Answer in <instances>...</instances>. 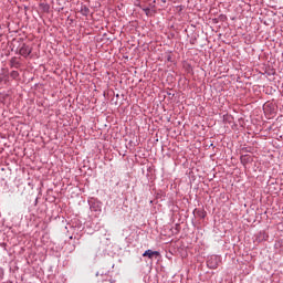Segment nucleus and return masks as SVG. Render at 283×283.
Returning a JSON list of instances; mask_svg holds the SVG:
<instances>
[{
    "instance_id": "obj_1",
    "label": "nucleus",
    "mask_w": 283,
    "mask_h": 283,
    "mask_svg": "<svg viewBox=\"0 0 283 283\" xmlns=\"http://www.w3.org/2000/svg\"><path fill=\"white\" fill-rule=\"evenodd\" d=\"M218 264H220V259L217 255L210 256L207 261L209 269H218Z\"/></svg>"
},
{
    "instance_id": "obj_2",
    "label": "nucleus",
    "mask_w": 283,
    "mask_h": 283,
    "mask_svg": "<svg viewBox=\"0 0 283 283\" xmlns=\"http://www.w3.org/2000/svg\"><path fill=\"white\" fill-rule=\"evenodd\" d=\"M19 54H21V56H24V59H28V56L32 54V48H30L27 44H22V46L20 48Z\"/></svg>"
},
{
    "instance_id": "obj_3",
    "label": "nucleus",
    "mask_w": 283,
    "mask_h": 283,
    "mask_svg": "<svg viewBox=\"0 0 283 283\" xmlns=\"http://www.w3.org/2000/svg\"><path fill=\"white\" fill-rule=\"evenodd\" d=\"M158 255H160V252L153 250H146L143 253V258H149V260H154V256L158 258Z\"/></svg>"
},
{
    "instance_id": "obj_4",
    "label": "nucleus",
    "mask_w": 283,
    "mask_h": 283,
    "mask_svg": "<svg viewBox=\"0 0 283 283\" xmlns=\"http://www.w3.org/2000/svg\"><path fill=\"white\" fill-rule=\"evenodd\" d=\"M81 14H83V17H87V14H90V8H87V6H82Z\"/></svg>"
},
{
    "instance_id": "obj_5",
    "label": "nucleus",
    "mask_w": 283,
    "mask_h": 283,
    "mask_svg": "<svg viewBox=\"0 0 283 283\" xmlns=\"http://www.w3.org/2000/svg\"><path fill=\"white\" fill-rule=\"evenodd\" d=\"M196 213L201 219L207 218V212L205 210H196Z\"/></svg>"
},
{
    "instance_id": "obj_6",
    "label": "nucleus",
    "mask_w": 283,
    "mask_h": 283,
    "mask_svg": "<svg viewBox=\"0 0 283 283\" xmlns=\"http://www.w3.org/2000/svg\"><path fill=\"white\" fill-rule=\"evenodd\" d=\"M91 211H101V206L96 203L91 205Z\"/></svg>"
},
{
    "instance_id": "obj_7",
    "label": "nucleus",
    "mask_w": 283,
    "mask_h": 283,
    "mask_svg": "<svg viewBox=\"0 0 283 283\" xmlns=\"http://www.w3.org/2000/svg\"><path fill=\"white\" fill-rule=\"evenodd\" d=\"M3 280V269L0 268V282Z\"/></svg>"
},
{
    "instance_id": "obj_8",
    "label": "nucleus",
    "mask_w": 283,
    "mask_h": 283,
    "mask_svg": "<svg viewBox=\"0 0 283 283\" xmlns=\"http://www.w3.org/2000/svg\"><path fill=\"white\" fill-rule=\"evenodd\" d=\"M144 11L146 12V14H149V8L144 9Z\"/></svg>"
},
{
    "instance_id": "obj_9",
    "label": "nucleus",
    "mask_w": 283,
    "mask_h": 283,
    "mask_svg": "<svg viewBox=\"0 0 283 283\" xmlns=\"http://www.w3.org/2000/svg\"><path fill=\"white\" fill-rule=\"evenodd\" d=\"M13 76H17V72H13Z\"/></svg>"
},
{
    "instance_id": "obj_10",
    "label": "nucleus",
    "mask_w": 283,
    "mask_h": 283,
    "mask_svg": "<svg viewBox=\"0 0 283 283\" xmlns=\"http://www.w3.org/2000/svg\"><path fill=\"white\" fill-rule=\"evenodd\" d=\"M13 76H17V72H13Z\"/></svg>"
}]
</instances>
